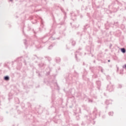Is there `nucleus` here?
I'll return each mask as SVG.
<instances>
[{
    "label": "nucleus",
    "mask_w": 126,
    "mask_h": 126,
    "mask_svg": "<svg viewBox=\"0 0 126 126\" xmlns=\"http://www.w3.org/2000/svg\"><path fill=\"white\" fill-rule=\"evenodd\" d=\"M53 46H55V44H53L51 45H50L48 47V50H51L52 48H53Z\"/></svg>",
    "instance_id": "18"
},
{
    "label": "nucleus",
    "mask_w": 126,
    "mask_h": 126,
    "mask_svg": "<svg viewBox=\"0 0 126 126\" xmlns=\"http://www.w3.org/2000/svg\"><path fill=\"white\" fill-rule=\"evenodd\" d=\"M27 40H26V39H25L24 40V44L25 45V46H26V45H27Z\"/></svg>",
    "instance_id": "23"
},
{
    "label": "nucleus",
    "mask_w": 126,
    "mask_h": 126,
    "mask_svg": "<svg viewBox=\"0 0 126 126\" xmlns=\"http://www.w3.org/2000/svg\"><path fill=\"white\" fill-rule=\"evenodd\" d=\"M47 60H48V61H51V58L50 57H48Z\"/></svg>",
    "instance_id": "31"
},
{
    "label": "nucleus",
    "mask_w": 126,
    "mask_h": 126,
    "mask_svg": "<svg viewBox=\"0 0 126 126\" xmlns=\"http://www.w3.org/2000/svg\"><path fill=\"white\" fill-rule=\"evenodd\" d=\"M122 85H119V88H122Z\"/></svg>",
    "instance_id": "32"
},
{
    "label": "nucleus",
    "mask_w": 126,
    "mask_h": 126,
    "mask_svg": "<svg viewBox=\"0 0 126 126\" xmlns=\"http://www.w3.org/2000/svg\"><path fill=\"white\" fill-rule=\"evenodd\" d=\"M10 1H12V0H9Z\"/></svg>",
    "instance_id": "45"
},
{
    "label": "nucleus",
    "mask_w": 126,
    "mask_h": 126,
    "mask_svg": "<svg viewBox=\"0 0 126 126\" xmlns=\"http://www.w3.org/2000/svg\"><path fill=\"white\" fill-rule=\"evenodd\" d=\"M110 62H111V60H108V63H110Z\"/></svg>",
    "instance_id": "40"
},
{
    "label": "nucleus",
    "mask_w": 126,
    "mask_h": 126,
    "mask_svg": "<svg viewBox=\"0 0 126 126\" xmlns=\"http://www.w3.org/2000/svg\"><path fill=\"white\" fill-rule=\"evenodd\" d=\"M69 79L70 80H73L74 79H73V76L72 74H70L69 75Z\"/></svg>",
    "instance_id": "13"
},
{
    "label": "nucleus",
    "mask_w": 126,
    "mask_h": 126,
    "mask_svg": "<svg viewBox=\"0 0 126 126\" xmlns=\"http://www.w3.org/2000/svg\"><path fill=\"white\" fill-rule=\"evenodd\" d=\"M38 66L40 68L45 67V66H46V64H45L44 63L41 62L38 64Z\"/></svg>",
    "instance_id": "7"
},
{
    "label": "nucleus",
    "mask_w": 126,
    "mask_h": 126,
    "mask_svg": "<svg viewBox=\"0 0 126 126\" xmlns=\"http://www.w3.org/2000/svg\"><path fill=\"white\" fill-rule=\"evenodd\" d=\"M55 60L56 61V63H61V58H56Z\"/></svg>",
    "instance_id": "14"
},
{
    "label": "nucleus",
    "mask_w": 126,
    "mask_h": 126,
    "mask_svg": "<svg viewBox=\"0 0 126 126\" xmlns=\"http://www.w3.org/2000/svg\"><path fill=\"white\" fill-rule=\"evenodd\" d=\"M61 10L65 16L66 15V12H64V10H63V8H61Z\"/></svg>",
    "instance_id": "17"
},
{
    "label": "nucleus",
    "mask_w": 126,
    "mask_h": 126,
    "mask_svg": "<svg viewBox=\"0 0 126 126\" xmlns=\"http://www.w3.org/2000/svg\"><path fill=\"white\" fill-rule=\"evenodd\" d=\"M93 78H97L98 75H97V74H94V75H93Z\"/></svg>",
    "instance_id": "20"
},
{
    "label": "nucleus",
    "mask_w": 126,
    "mask_h": 126,
    "mask_svg": "<svg viewBox=\"0 0 126 126\" xmlns=\"http://www.w3.org/2000/svg\"><path fill=\"white\" fill-rule=\"evenodd\" d=\"M21 59H22V57H19L15 60L14 62H20V61H21Z\"/></svg>",
    "instance_id": "15"
},
{
    "label": "nucleus",
    "mask_w": 126,
    "mask_h": 126,
    "mask_svg": "<svg viewBox=\"0 0 126 126\" xmlns=\"http://www.w3.org/2000/svg\"><path fill=\"white\" fill-rule=\"evenodd\" d=\"M89 102H93V101L92 100V99H89Z\"/></svg>",
    "instance_id": "30"
},
{
    "label": "nucleus",
    "mask_w": 126,
    "mask_h": 126,
    "mask_svg": "<svg viewBox=\"0 0 126 126\" xmlns=\"http://www.w3.org/2000/svg\"><path fill=\"white\" fill-rule=\"evenodd\" d=\"M107 108H108V107H106V109H107Z\"/></svg>",
    "instance_id": "52"
},
{
    "label": "nucleus",
    "mask_w": 126,
    "mask_h": 126,
    "mask_svg": "<svg viewBox=\"0 0 126 126\" xmlns=\"http://www.w3.org/2000/svg\"><path fill=\"white\" fill-rule=\"evenodd\" d=\"M70 42L72 46H73V47H74V46H75L76 44V42H75V41L73 40V39H71Z\"/></svg>",
    "instance_id": "8"
},
{
    "label": "nucleus",
    "mask_w": 126,
    "mask_h": 126,
    "mask_svg": "<svg viewBox=\"0 0 126 126\" xmlns=\"http://www.w3.org/2000/svg\"><path fill=\"white\" fill-rule=\"evenodd\" d=\"M60 25H63V23H61L60 24Z\"/></svg>",
    "instance_id": "39"
},
{
    "label": "nucleus",
    "mask_w": 126,
    "mask_h": 126,
    "mask_svg": "<svg viewBox=\"0 0 126 126\" xmlns=\"http://www.w3.org/2000/svg\"><path fill=\"white\" fill-rule=\"evenodd\" d=\"M55 24H53L52 26V29H51L49 33L46 34L44 37L39 40V42H41L42 43H44V44L46 43L51 42L53 40H55V38L53 37V35H55L56 34V32H55Z\"/></svg>",
    "instance_id": "1"
},
{
    "label": "nucleus",
    "mask_w": 126,
    "mask_h": 126,
    "mask_svg": "<svg viewBox=\"0 0 126 126\" xmlns=\"http://www.w3.org/2000/svg\"><path fill=\"white\" fill-rule=\"evenodd\" d=\"M24 63H25V64H26V61L25 60H24Z\"/></svg>",
    "instance_id": "41"
},
{
    "label": "nucleus",
    "mask_w": 126,
    "mask_h": 126,
    "mask_svg": "<svg viewBox=\"0 0 126 126\" xmlns=\"http://www.w3.org/2000/svg\"><path fill=\"white\" fill-rule=\"evenodd\" d=\"M101 72L103 73L104 72V69H103V68L101 67Z\"/></svg>",
    "instance_id": "27"
},
{
    "label": "nucleus",
    "mask_w": 126,
    "mask_h": 126,
    "mask_svg": "<svg viewBox=\"0 0 126 126\" xmlns=\"http://www.w3.org/2000/svg\"><path fill=\"white\" fill-rule=\"evenodd\" d=\"M103 119L105 118V115L102 116Z\"/></svg>",
    "instance_id": "42"
},
{
    "label": "nucleus",
    "mask_w": 126,
    "mask_h": 126,
    "mask_svg": "<svg viewBox=\"0 0 126 126\" xmlns=\"http://www.w3.org/2000/svg\"><path fill=\"white\" fill-rule=\"evenodd\" d=\"M85 118H88V116H87V115H85Z\"/></svg>",
    "instance_id": "38"
},
{
    "label": "nucleus",
    "mask_w": 126,
    "mask_h": 126,
    "mask_svg": "<svg viewBox=\"0 0 126 126\" xmlns=\"http://www.w3.org/2000/svg\"><path fill=\"white\" fill-rule=\"evenodd\" d=\"M77 113H81V109L80 108H78L77 109H76Z\"/></svg>",
    "instance_id": "16"
},
{
    "label": "nucleus",
    "mask_w": 126,
    "mask_h": 126,
    "mask_svg": "<svg viewBox=\"0 0 126 126\" xmlns=\"http://www.w3.org/2000/svg\"><path fill=\"white\" fill-rule=\"evenodd\" d=\"M9 79H10V78L8 75L4 76V80H5V81H8V80H9Z\"/></svg>",
    "instance_id": "9"
},
{
    "label": "nucleus",
    "mask_w": 126,
    "mask_h": 126,
    "mask_svg": "<svg viewBox=\"0 0 126 126\" xmlns=\"http://www.w3.org/2000/svg\"><path fill=\"white\" fill-rule=\"evenodd\" d=\"M104 95H105V96H106V94L104 93Z\"/></svg>",
    "instance_id": "48"
},
{
    "label": "nucleus",
    "mask_w": 126,
    "mask_h": 126,
    "mask_svg": "<svg viewBox=\"0 0 126 126\" xmlns=\"http://www.w3.org/2000/svg\"><path fill=\"white\" fill-rule=\"evenodd\" d=\"M82 126H85V123H84V122H83L81 124Z\"/></svg>",
    "instance_id": "29"
},
{
    "label": "nucleus",
    "mask_w": 126,
    "mask_h": 126,
    "mask_svg": "<svg viewBox=\"0 0 126 126\" xmlns=\"http://www.w3.org/2000/svg\"><path fill=\"white\" fill-rule=\"evenodd\" d=\"M117 4H116V2L115 1H113L111 3V5H109L108 6L109 8H110V7H111V6H112V8L114 10V12H117V11H118V9H119L120 8V6H122V5H123V4H122V3L120 2V1H119V0H116ZM119 5V6H118Z\"/></svg>",
    "instance_id": "2"
},
{
    "label": "nucleus",
    "mask_w": 126,
    "mask_h": 126,
    "mask_svg": "<svg viewBox=\"0 0 126 126\" xmlns=\"http://www.w3.org/2000/svg\"><path fill=\"white\" fill-rule=\"evenodd\" d=\"M38 76H42L41 75V74L38 73Z\"/></svg>",
    "instance_id": "36"
},
{
    "label": "nucleus",
    "mask_w": 126,
    "mask_h": 126,
    "mask_svg": "<svg viewBox=\"0 0 126 126\" xmlns=\"http://www.w3.org/2000/svg\"><path fill=\"white\" fill-rule=\"evenodd\" d=\"M8 68H9V69H10V68L9 67H8Z\"/></svg>",
    "instance_id": "47"
},
{
    "label": "nucleus",
    "mask_w": 126,
    "mask_h": 126,
    "mask_svg": "<svg viewBox=\"0 0 126 126\" xmlns=\"http://www.w3.org/2000/svg\"><path fill=\"white\" fill-rule=\"evenodd\" d=\"M77 34H79V33L78 32Z\"/></svg>",
    "instance_id": "51"
},
{
    "label": "nucleus",
    "mask_w": 126,
    "mask_h": 126,
    "mask_svg": "<svg viewBox=\"0 0 126 126\" xmlns=\"http://www.w3.org/2000/svg\"><path fill=\"white\" fill-rule=\"evenodd\" d=\"M112 44H110V46H109V48H110V49H111V48H112Z\"/></svg>",
    "instance_id": "33"
},
{
    "label": "nucleus",
    "mask_w": 126,
    "mask_h": 126,
    "mask_svg": "<svg viewBox=\"0 0 126 126\" xmlns=\"http://www.w3.org/2000/svg\"><path fill=\"white\" fill-rule=\"evenodd\" d=\"M53 122L55 124H60L61 123V119H58V116H55L53 118Z\"/></svg>",
    "instance_id": "6"
},
{
    "label": "nucleus",
    "mask_w": 126,
    "mask_h": 126,
    "mask_svg": "<svg viewBox=\"0 0 126 126\" xmlns=\"http://www.w3.org/2000/svg\"><path fill=\"white\" fill-rule=\"evenodd\" d=\"M125 9H126V7H125Z\"/></svg>",
    "instance_id": "50"
},
{
    "label": "nucleus",
    "mask_w": 126,
    "mask_h": 126,
    "mask_svg": "<svg viewBox=\"0 0 126 126\" xmlns=\"http://www.w3.org/2000/svg\"><path fill=\"white\" fill-rule=\"evenodd\" d=\"M52 102H54V100H52Z\"/></svg>",
    "instance_id": "49"
},
{
    "label": "nucleus",
    "mask_w": 126,
    "mask_h": 126,
    "mask_svg": "<svg viewBox=\"0 0 126 126\" xmlns=\"http://www.w3.org/2000/svg\"><path fill=\"white\" fill-rule=\"evenodd\" d=\"M87 26H88V25L85 26L84 30H85L86 29H87Z\"/></svg>",
    "instance_id": "25"
},
{
    "label": "nucleus",
    "mask_w": 126,
    "mask_h": 126,
    "mask_svg": "<svg viewBox=\"0 0 126 126\" xmlns=\"http://www.w3.org/2000/svg\"><path fill=\"white\" fill-rule=\"evenodd\" d=\"M96 84L97 85V86L100 87V86H101V81H96Z\"/></svg>",
    "instance_id": "12"
},
{
    "label": "nucleus",
    "mask_w": 126,
    "mask_h": 126,
    "mask_svg": "<svg viewBox=\"0 0 126 126\" xmlns=\"http://www.w3.org/2000/svg\"><path fill=\"white\" fill-rule=\"evenodd\" d=\"M109 116H113L114 115V112H110L108 113Z\"/></svg>",
    "instance_id": "19"
},
{
    "label": "nucleus",
    "mask_w": 126,
    "mask_h": 126,
    "mask_svg": "<svg viewBox=\"0 0 126 126\" xmlns=\"http://www.w3.org/2000/svg\"><path fill=\"white\" fill-rule=\"evenodd\" d=\"M118 22H114V25H116V26H117L118 25Z\"/></svg>",
    "instance_id": "28"
},
{
    "label": "nucleus",
    "mask_w": 126,
    "mask_h": 126,
    "mask_svg": "<svg viewBox=\"0 0 126 126\" xmlns=\"http://www.w3.org/2000/svg\"><path fill=\"white\" fill-rule=\"evenodd\" d=\"M77 12L78 13H79V11L77 10Z\"/></svg>",
    "instance_id": "43"
},
{
    "label": "nucleus",
    "mask_w": 126,
    "mask_h": 126,
    "mask_svg": "<svg viewBox=\"0 0 126 126\" xmlns=\"http://www.w3.org/2000/svg\"><path fill=\"white\" fill-rule=\"evenodd\" d=\"M41 45H37V46H36V48H37V49H40V48H41Z\"/></svg>",
    "instance_id": "26"
},
{
    "label": "nucleus",
    "mask_w": 126,
    "mask_h": 126,
    "mask_svg": "<svg viewBox=\"0 0 126 126\" xmlns=\"http://www.w3.org/2000/svg\"><path fill=\"white\" fill-rule=\"evenodd\" d=\"M121 52L123 53V54H126V48H122L121 49Z\"/></svg>",
    "instance_id": "11"
},
{
    "label": "nucleus",
    "mask_w": 126,
    "mask_h": 126,
    "mask_svg": "<svg viewBox=\"0 0 126 126\" xmlns=\"http://www.w3.org/2000/svg\"><path fill=\"white\" fill-rule=\"evenodd\" d=\"M107 89L109 92H112V91H114V86L110 84L107 86Z\"/></svg>",
    "instance_id": "5"
},
{
    "label": "nucleus",
    "mask_w": 126,
    "mask_h": 126,
    "mask_svg": "<svg viewBox=\"0 0 126 126\" xmlns=\"http://www.w3.org/2000/svg\"><path fill=\"white\" fill-rule=\"evenodd\" d=\"M105 104L106 105H110V104H112V100H106L105 101Z\"/></svg>",
    "instance_id": "10"
},
{
    "label": "nucleus",
    "mask_w": 126,
    "mask_h": 126,
    "mask_svg": "<svg viewBox=\"0 0 126 126\" xmlns=\"http://www.w3.org/2000/svg\"><path fill=\"white\" fill-rule=\"evenodd\" d=\"M35 57H36V58H37V59H38V60H43L42 57H37V56H35Z\"/></svg>",
    "instance_id": "24"
},
{
    "label": "nucleus",
    "mask_w": 126,
    "mask_h": 126,
    "mask_svg": "<svg viewBox=\"0 0 126 126\" xmlns=\"http://www.w3.org/2000/svg\"><path fill=\"white\" fill-rule=\"evenodd\" d=\"M56 84L57 86V87H59V86L58 85V83H56Z\"/></svg>",
    "instance_id": "37"
},
{
    "label": "nucleus",
    "mask_w": 126,
    "mask_h": 126,
    "mask_svg": "<svg viewBox=\"0 0 126 126\" xmlns=\"http://www.w3.org/2000/svg\"><path fill=\"white\" fill-rule=\"evenodd\" d=\"M93 114L94 115V117H91V120H94L95 118H96V116L97 115H99V117H100V115H101L99 112H98V110L96 107L94 108V110L93 111Z\"/></svg>",
    "instance_id": "4"
},
{
    "label": "nucleus",
    "mask_w": 126,
    "mask_h": 126,
    "mask_svg": "<svg viewBox=\"0 0 126 126\" xmlns=\"http://www.w3.org/2000/svg\"><path fill=\"white\" fill-rule=\"evenodd\" d=\"M74 76H75V77H77L78 76V73H77V72H75Z\"/></svg>",
    "instance_id": "21"
},
{
    "label": "nucleus",
    "mask_w": 126,
    "mask_h": 126,
    "mask_svg": "<svg viewBox=\"0 0 126 126\" xmlns=\"http://www.w3.org/2000/svg\"><path fill=\"white\" fill-rule=\"evenodd\" d=\"M33 32L34 33V34H36V32H35V31H34V30H33Z\"/></svg>",
    "instance_id": "35"
},
{
    "label": "nucleus",
    "mask_w": 126,
    "mask_h": 126,
    "mask_svg": "<svg viewBox=\"0 0 126 126\" xmlns=\"http://www.w3.org/2000/svg\"><path fill=\"white\" fill-rule=\"evenodd\" d=\"M94 63H96V61L94 60Z\"/></svg>",
    "instance_id": "44"
},
{
    "label": "nucleus",
    "mask_w": 126,
    "mask_h": 126,
    "mask_svg": "<svg viewBox=\"0 0 126 126\" xmlns=\"http://www.w3.org/2000/svg\"><path fill=\"white\" fill-rule=\"evenodd\" d=\"M28 29H29V30H30L31 29V27H28Z\"/></svg>",
    "instance_id": "34"
},
{
    "label": "nucleus",
    "mask_w": 126,
    "mask_h": 126,
    "mask_svg": "<svg viewBox=\"0 0 126 126\" xmlns=\"http://www.w3.org/2000/svg\"><path fill=\"white\" fill-rule=\"evenodd\" d=\"M71 15H72V14H73V13H71Z\"/></svg>",
    "instance_id": "46"
},
{
    "label": "nucleus",
    "mask_w": 126,
    "mask_h": 126,
    "mask_svg": "<svg viewBox=\"0 0 126 126\" xmlns=\"http://www.w3.org/2000/svg\"><path fill=\"white\" fill-rule=\"evenodd\" d=\"M82 53L79 52L78 51H77L75 53V58L77 62H79L80 61V57H81Z\"/></svg>",
    "instance_id": "3"
},
{
    "label": "nucleus",
    "mask_w": 126,
    "mask_h": 126,
    "mask_svg": "<svg viewBox=\"0 0 126 126\" xmlns=\"http://www.w3.org/2000/svg\"><path fill=\"white\" fill-rule=\"evenodd\" d=\"M106 79H107V80H110L111 79V77H110V76L107 75L106 77Z\"/></svg>",
    "instance_id": "22"
}]
</instances>
